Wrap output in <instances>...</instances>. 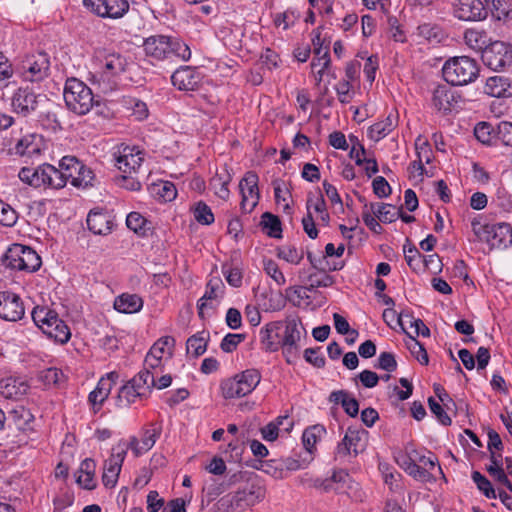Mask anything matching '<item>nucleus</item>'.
<instances>
[{"mask_svg":"<svg viewBox=\"0 0 512 512\" xmlns=\"http://www.w3.org/2000/svg\"><path fill=\"white\" fill-rule=\"evenodd\" d=\"M83 5L101 18L119 19L129 10L128 0H83Z\"/></svg>","mask_w":512,"mask_h":512,"instance_id":"nucleus-15","label":"nucleus"},{"mask_svg":"<svg viewBox=\"0 0 512 512\" xmlns=\"http://www.w3.org/2000/svg\"><path fill=\"white\" fill-rule=\"evenodd\" d=\"M128 61L125 56L119 53L108 54L104 57L101 71L94 75L103 92L114 90L115 78L126 71Z\"/></svg>","mask_w":512,"mask_h":512,"instance_id":"nucleus-11","label":"nucleus"},{"mask_svg":"<svg viewBox=\"0 0 512 512\" xmlns=\"http://www.w3.org/2000/svg\"><path fill=\"white\" fill-rule=\"evenodd\" d=\"M209 340V332L201 331L188 338L186 349L188 353H192L195 357H199L205 353Z\"/></svg>","mask_w":512,"mask_h":512,"instance_id":"nucleus-42","label":"nucleus"},{"mask_svg":"<svg viewBox=\"0 0 512 512\" xmlns=\"http://www.w3.org/2000/svg\"><path fill=\"white\" fill-rule=\"evenodd\" d=\"M509 84L507 79L501 76L489 77L485 84V93L492 97H505L508 92Z\"/></svg>","mask_w":512,"mask_h":512,"instance_id":"nucleus-46","label":"nucleus"},{"mask_svg":"<svg viewBox=\"0 0 512 512\" xmlns=\"http://www.w3.org/2000/svg\"><path fill=\"white\" fill-rule=\"evenodd\" d=\"M38 380L42 382L45 386L51 387V386H61L66 378L64 373L56 368V367H50L44 370H41L38 373Z\"/></svg>","mask_w":512,"mask_h":512,"instance_id":"nucleus-47","label":"nucleus"},{"mask_svg":"<svg viewBox=\"0 0 512 512\" xmlns=\"http://www.w3.org/2000/svg\"><path fill=\"white\" fill-rule=\"evenodd\" d=\"M43 96L29 87H19L12 95L11 107L13 112L23 118L33 117Z\"/></svg>","mask_w":512,"mask_h":512,"instance_id":"nucleus-14","label":"nucleus"},{"mask_svg":"<svg viewBox=\"0 0 512 512\" xmlns=\"http://www.w3.org/2000/svg\"><path fill=\"white\" fill-rule=\"evenodd\" d=\"M147 398L148 396L143 390H140L129 381L119 389L116 404L121 408L128 407L137 400H144Z\"/></svg>","mask_w":512,"mask_h":512,"instance_id":"nucleus-29","label":"nucleus"},{"mask_svg":"<svg viewBox=\"0 0 512 512\" xmlns=\"http://www.w3.org/2000/svg\"><path fill=\"white\" fill-rule=\"evenodd\" d=\"M117 168L124 174L138 171L144 160V153L137 147L122 146L114 154Z\"/></svg>","mask_w":512,"mask_h":512,"instance_id":"nucleus-18","label":"nucleus"},{"mask_svg":"<svg viewBox=\"0 0 512 512\" xmlns=\"http://www.w3.org/2000/svg\"><path fill=\"white\" fill-rule=\"evenodd\" d=\"M329 401L341 404L346 414L350 417L357 416L359 412L358 401L345 390L333 391L329 396Z\"/></svg>","mask_w":512,"mask_h":512,"instance_id":"nucleus-36","label":"nucleus"},{"mask_svg":"<svg viewBox=\"0 0 512 512\" xmlns=\"http://www.w3.org/2000/svg\"><path fill=\"white\" fill-rule=\"evenodd\" d=\"M200 72L190 66H181L171 76L174 87L182 91H194L201 82Z\"/></svg>","mask_w":512,"mask_h":512,"instance_id":"nucleus-21","label":"nucleus"},{"mask_svg":"<svg viewBox=\"0 0 512 512\" xmlns=\"http://www.w3.org/2000/svg\"><path fill=\"white\" fill-rule=\"evenodd\" d=\"M409 338L410 342L407 344V347L411 354L418 360L420 364L427 365L429 363V358L423 344H421L414 336L409 335Z\"/></svg>","mask_w":512,"mask_h":512,"instance_id":"nucleus-61","label":"nucleus"},{"mask_svg":"<svg viewBox=\"0 0 512 512\" xmlns=\"http://www.w3.org/2000/svg\"><path fill=\"white\" fill-rule=\"evenodd\" d=\"M263 269L265 273L270 276L278 286H283L286 283L284 274L279 269L278 264L274 260L265 259L263 261Z\"/></svg>","mask_w":512,"mask_h":512,"instance_id":"nucleus-60","label":"nucleus"},{"mask_svg":"<svg viewBox=\"0 0 512 512\" xmlns=\"http://www.w3.org/2000/svg\"><path fill=\"white\" fill-rule=\"evenodd\" d=\"M409 322L410 327L414 328L416 336L429 337L430 329L419 318L415 319L409 312H401L398 314L397 323L401 329L409 336L410 334L405 330V323Z\"/></svg>","mask_w":512,"mask_h":512,"instance_id":"nucleus-39","label":"nucleus"},{"mask_svg":"<svg viewBox=\"0 0 512 512\" xmlns=\"http://www.w3.org/2000/svg\"><path fill=\"white\" fill-rule=\"evenodd\" d=\"M482 62L494 71H501L512 64V45L494 41L482 51Z\"/></svg>","mask_w":512,"mask_h":512,"instance_id":"nucleus-13","label":"nucleus"},{"mask_svg":"<svg viewBox=\"0 0 512 512\" xmlns=\"http://www.w3.org/2000/svg\"><path fill=\"white\" fill-rule=\"evenodd\" d=\"M193 215L195 220L202 225H210L215 220L211 208L203 201H199L195 204Z\"/></svg>","mask_w":512,"mask_h":512,"instance_id":"nucleus-56","label":"nucleus"},{"mask_svg":"<svg viewBox=\"0 0 512 512\" xmlns=\"http://www.w3.org/2000/svg\"><path fill=\"white\" fill-rule=\"evenodd\" d=\"M121 467L120 463L110 459L104 462L102 482L105 487L112 488L116 485Z\"/></svg>","mask_w":512,"mask_h":512,"instance_id":"nucleus-49","label":"nucleus"},{"mask_svg":"<svg viewBox=\"0 0 512 512\" xmlns=\"http://www.w3.org/2000/svg\"><path fill=\"white\" fill-rule=\"evenodd\" d=\"M367 431L349 427L344 438L338 443L336 453L339 457L353 456L356 457L363 452L366 447Z\"/></svg>","mask_w":512,"mask_h":512,"instance_id":"nucleus-16","label":"nucleus"},{"mask_svg":"<svg viewBox=\"0 0 512 512\" xmlns=\"http://www.w3.org/2000/svg\"><path fill=\"white\" fill-rule=\"evenodd\" d=\"M143 307V300L137 294L123 293L115 298L114 308L125 314H133L139 312Z\"/></svg>","mask_w":512,"mask_h":512,"instance_id":"nucleus-31","label":"nucleus"},{"mask_svg":"<svg viewBox=\"0 0 512 512\" xmlns=\"http://www.w3.org/2000/svg\"><path fill=\"white\" fill-rule=\"evenodd\" d=\"M475 137L483 144L491 145L493 139H496V128L486 122H480L474 129Z\"/></svg>","mask_w":512,"mask_h":512,"instance_id":"nucleus-54","label":"nucleus"},{"mask_svg":"<svg viewBox=\"0 0 512 512\" xmlns=\"http://www.w3.org/2000/svg\"><path fill=\"white\" fill-rule=\"evenodd\" d=\"M407 456L415 463L422 465V467L429 468L430 472H432L438 464V459L432 452H428V455H421L417 450L413 449L408 452Z\"/></svg>","mask_w":512,"mask_h":512,"instance_id":"nucleus-58","label":"nucleus"},{"mask_svg":"<svg viewBox=\"0 0 512 512\" xmlns=\"http://www.w3.org/2000/svg\"><path fill=\"white\" fill-rule=\"evenodd\" d=\"M496 140L512 147V122L502 121L496 127Z\"/></svg>","mask_w":512,"mask_h":512,"instance_id":"nucleus-63","label":"nucleus"},{"mask_svg":"<svg viewBox=\"0 0 512 512\" xmlns=\"http://www.w3.org/2000/svg\"><path fill=\"white\" fill-rule=\"evenodd\" d=\"M143 51L152 61H164L178 58L188 61L191 58L190 47L180 38L157 34L143 40Z\"/></svg>","mask_w":512,"mask_h":512,"instance_id":"nucleus-1","label":"nucleus"},{"mask_svg":"<svg viewBox=\"0 0 512 512\" xmlns=\"http://www.w3.org/2000/svg\"><path fill=\"white\" fill-rule=\"evenodd\" d=\"M117 378L118 374L116 372H110L106 375V377H102L98 381L96 388L90 392L88 396L89 402L93 406H101L103 402L108 398Z\"/></svg>","mask_w":512,"mask_h":512,"instance_id":"nucleus-26","label":"nucleus"},{"mask_svg":"<svg viewBox=\"0 0 512 512\" xmlns=\"http://www.w3.org/2000/svg\"><path fill=\"white\" fill-rule=\"evenodd\" d=\"M283 323V329L280 331V345H296L301 339V321L297 316H287Z\"/></svg>","mask_w":512,"mask_h":512,"instance_id":"nucleus-25","label":"nucleus"},{"mask_svg":"<svg viewBox=\"0 0 512 512\" xmlns=\"http://www.w3.org/2000/svg\"><path fill=\"white\" fill-rule=\"evenodd\" d=\"M24 315L25 306L21 297L12 291H0V319L16 322Z\"/></svg>","mask_w":512,"mask_h":512,"instance_id":"nucleus-17","label":"nucleus"},{"mask_svg":"<svg viewBox=\"0 0 512 512\" xmlns=\"http://www.w3.org/2000/svg\"><path fill=\"white\" fill-rule=\"evenodd\" d=\"M299 279L301 282L307 283V291H314L320 287H330L334 284V277L328 274L310 273L306 276L304 270L299 271Z\"/></svg>","mask_w":512,"mask_h":512,"instance_id":"nucleus-38","label":"nucleus"},{"mask_svg":"<svg viewBox=\"0 0 512 512\" xmlns=\"http://www.w3.org/2000/svg\"><path fill=\"white\" fill-rule=\"evenodd\" d=\"M454 15L464 21H478L486 17L487 11L481 0H458Z\"/></svg>","mask_w":512,"mask_h":512,"instance_id":"nucleus-22","label":"nucleus"},{"mask_svg":"<svg viewBox=\"0 0 512 512\" xmlns=\"http://www.w3.org/2000/svg\"><path fill=\"white\" fill-rule=\"evenodd\" d=\"M153 193L163 202H169L176 198L177 189L170 181H159L154 183L152 187Z\"/></svg>","mask_w":512,"mask_h":512,"instance_id":"nucleus-51","label":"nucleus"},{"mask_svg":"<svg viewBox=\"0 0 512 512\" xmlns=\"http://www.w3.org/2000/svg\"><path fill=\"white\" fill-rule=\"evenodd\" d=\"M161 433L162 426L159 423H151L143 429L141 441L137 438V449L140 450V455L149 451L155 445Z\"/></svg>","mask_w":512,"mask_h":512,"instance_id":"nucleus-35","label":"nucleus"},{"mask_svg":"<svg viewBox=\"0 0 512 512\" xmlns=\"http://www.w3.org/2000/svg\"><path fill=\"white\" fill-rule=\"evenodd\" d=\"M417 35L430 43H440L444 38L442 28L436 24L424 23L417 27Z\"/></svg>","mask_w":512,"mask_h":512,"instance_id":"nucleus-48","label":"nucleus"},{"mask_svg":"<svg viewBox=\"0 0 512 512\" xmlns=\"http://www.w3.org/2000/svg\"><path fill=\"white\" fill-rule=\"evenodd\" d=\"M471 226L475 235L481 241L487 242L491 248L502 249L512 244V227L508 223L482 224L473 219Z\"/></svg>","mask_w":512,"mask_h":512,"instance_id":"nucleus-9","label":"nucleus"},{"mask_svg":"<svg viewBox=\"0 0 512 512\" xmlns=\"http://www.w3.org/2000/svg\"><path fill=\"white\" fill-rule=\"evenodd\" d=\"M397 126V119L392 114H389L385 119L374 123L369 128V137L373 141H380L388 134H390Z\"/></svg>","mask_w":512,"mask_h":512,"instance_id":"nucleus-37","label":"nucleus"},{"mask_svg":"<svg viewBox=\"0 0 512 512\" xmlns=\"http://www.w3.org/2000/svg\"><path fill=\"white\" fill-rule=\"evenodd\" d=\"M265 488L258 482L248 484L242 490L237 491L235 501L244 509L248 506H253L265 497Z\"/></svg>","mask_w":512,"mask_h":512,"instance_id":"nucleus-23","label":"nucleus"},{"mask_svg":"<svg viewBox=\"0 0 512 512\" xmlns=\"http://www.w3.org/2000/svg\"><path fill=\"white\" fill-rule=\"evenodd\" d=\"M260 225L269 237L276 239L282 238V225L278 216L270 212H265L261 216Z\"/></svg>","mask_w":512,"mask_h":512,"instance_id":"nucleus-44","label":"nucleus"},{"mask_svg":"<svg viewBox=\"0 0 512 512\" xmlns=\"http://www.w3.org/2000/svg\"><path fill=\"white\" fill-rule=\"evenodd\" d=\"M14 76V68L10 60L0 52V89L7 87Z\"/></svg>","mask_w":512,"mask_h":512,"instance_id":"nucleus-57","label":"nucleus"},{"mask_svg":"<svg viewBox=\"0 0 512 512\" xmlns=\"http://www.w3.org/2000/svg\"><path fill=\"white\" fill-rule=\"evenodd\" d=\"M129 449L132 450L135 457L140 456V450L137 449L136 436H131L128 442L121 439L116 445L112 447L111 455L108 459L116 461L117 463H120V465L122 466Z\"/></svg>","mask_w":512,"mask_h":512,"instance_id":"nucleus-34","label":"nucleus"},{"mask_svg":"<svg viewBox=\"0 0 512 512\" xmlns=\"http://www.w3.org/2000/svg\"><path fill=\"white\" fill-rule=\"evenodd\" d=\"M477 61L468 56H455L445 61L442 67L444 80L452 86H465L473 83L479 76Z\"/></svg>","mask_w":512,"mask_h":512,"instance_id":"nucleus-3","label":"nucleus"},{"mask_svg":"<svg viewBox=\"0 0 512 512\" xmlns=\"http://www.w3.org/2000/svg\"><path fill=\"white\" fill-rule=\"evenodd\" d=\"M15 154L32 159L41 153V139L36 134H28L18 140L15 147Z\"/></svg>","mask_w":512,"mask_h":512,"instance_id":"nucleus-28","label":"nucleus"},{"mask_svg":"<svg viewBox=\"0 0 512 512\" xmlns=\"http://www.w3.org/2000/svg\"><path fill=\"white\" fill-rule=\"evenodd\" d=\"M260 381L261 373L257 369H247L224 379L220 384L221 394L225 399L244 397L254 391Z\"/></svg>","mask_w":512,"mask_h":512,"instance_id":"nucleus-7","label":"nucleus"},{"mask_svg":"<svg viewBox=\"0 0 512 512\" xmlns=\"http://www.w3.org/2000/svg\"><path fill=\"white\" fill-rule=\"evenodd\" d=\"M472 479L477 485V488L490 499H495L497 497L496 491L493 488L491 482L480 472L474 471L472 473Z\"/></svg>","mask_w":512,"mask_h":512,"instance_id":"nucleus-59","label":"nucleus"},{"mask_svg":"<svg viewBox=\"0 0 512 512\" xmlns=\"http://www.w3.org/2000/svg\"><path fill=\"white\" fill-rule=\"evenodd\" d=\"M258 176L255 172L249 171L241 179L239 189L242 196L241 209L244 212H251L258 203L259 189Z\"/></svg>","mask_w":512,"mask_h":512,"instance_id":"nucleus-19","label":"nucleus"},{"mask_svg":"<svg viewBox=\"0 0 512 512\" xmlns=\"http://www.w3.org/2000/svg\"><path fill=\"white\" fill-rule=\"evenodd\" d=\"M174 346L175 339L171 336H164L153 344L149 350V353L161 360L164 358H171L173 355Z\"/></svg>","mask_w":512,"mask_h":512,"instance_id":"nucleus-41","label":"nucleus"},{"mask_svg":"<svg viewBox=\"0 0 512 512\" xmlns=\"http://www.w3.org/2000/svg\"><path fill=\"white\" fill-rule=\"evenodd\" d=\"M282 329V321L270 322L261 328L260 340L266 351L275 352L280 348L279 338Z\"/></svg>","mask_w":512,"mask_h":512,"instance_id":"nucleus-24","label":"nucleus"},{"mask_svg":"<svg viewBox=\"0 0 512 512\" xmlns=\"http://www.w3.org/2000/svg\"><path fill=\"white\" fill-rule=\"evenodd\" d=\"M368 207H373L372 214L383 223L394 222L399 217V212L392 204L370 203Z\"/></svg>","mask_w":512,"mask_h":512,"instance_id":"nucleus-45","label":"nucleus"},{"mask_svg":"<svg viewBox=\"0 0 512 512\" xmlns=\"http://www.w3.org/2000/svg\"><path fill=\"white\" fill-rule=\"evenodd\" d=\"M127 227L139 236H147L151 230V222L138 212H131L126 218Z\"/></svg>","mask_w":512,"mask_h":512,"instance_id":"nucleus-43","label":"nucleus"},{"mask_svg":"<svg viewBox=\"0 0 512 512\" xmlns=\"http://www.w3.org/2000/svg\"><path fill=\"white\" fill-rule=\"evenodd\" d=\"M230 180L231 176L227 171H225L222 174L217 173L210 181V185L214 189L215 194L223 200L229 198L230 191L228 189V184Z\"/></svg>","mask_w":512,"mask_h":512,"instance_id":"nucleus-50","label":"nucleus"},{"mask_svg":"<svg viewBox=\"0 0 512 512\" xmlns=\"http://www.w3.org/2000/svg\"><path fill=\"white\" fill-rule=\"evenodd\" d=\"M2 264L12 270L32 273L40 268L42 261L32 248L22 244H13L3 255Z\"/></svg>","mask_w":512,"mask_h":512,"instance_id":"nucleus-10","label":"nucleus"},{"mask_svg":"<svg viewBox=\"0 0 512 512\" xmlns=\"http://www.w3.org/2000/svg\"><path fill=\"white\" fill-rule=\"evenodd\" d=\"M34 324L56 343L65 344L71 338V330L58 313L48 306H36L31 312Z\"/></svg>","mask_w":512,"mask_h":512,"instance_id":"nucleus-2","label":"nucleus"},{"mask_svg":"<svg viewBox=\"0 0 512 512\" xmlns=\"http://www.w3.org/2000/svg\"><path fill=\"white\" fill-rule=\"evenodd\" d=\"M401 466L408 475L417 481L430 482L435 479L432 472L429 471V468L422 467V465L415 463L408 456L404 459Z\"/></svg>","mask_w":512,"mask_h":512,"instance_id":"nucleus-40","label":"nucleus"},{"mask_svg":"<svg viewBox=\"0 0 512 512\" xmlns=\"http://www.w3.org/2000/svg\"><path fill=\"white\" fill-rule=\"evenodd\" d=\"M6 418L5 424L9 431L8 436L14 437L12 442L19 447L26 445L30 439V434L35 433L34 415L28 408L16 405L7 412Z\"/></svg>","mask_w":512,"mask_h":512,"instance_id":"nucleus-4","label":"nucleus"},{"mask_svg":"<svg viewBox=\"0 0 512 512\" xmlns=\"http://www.w3.org/2000/svg\"><path fill=\"white\" fill-rule=\"evenodd\" d=\"M18 177L23 183L33 188H62L59 169L48 163L41 164L37 168L22 167Z\"/></svg>","mask_w":512,"mask_h":512,"instance_id":"nucleus-8","label":"nucleus"},{"mask_svg":"<svg viewBox=\"0 0 512 512\" xmlns=\"http://www.w3.org/2000/svg\"><path fill=\"white\" fill-rule=\"evenodd\" d=\"M130 382L140 390H143L144 393L149 396L152 388L155 385V378L150 370L144 369L140 371L134 378H132Z\"/></svg>","mask_w":512,"mask_h":512,"instance_id":"nucleus-52","label":"nucleus"},{"mask_svg":"<svg viewBox=\"0 0 512 512\" xmlns=\"http://www.w3.org/2000/svg\"><path fill=\"white\" fill-rule=\"evenodd\" d=\"M277 256L288 263L298 265L303 259L304 253L293 245H284L277 249Z\"/></svg>","mask_w":512,"mask_h":512,"instance_id":"nucleus-55","label":"nucleus"},{"mask_svg":"<svg viewBox=\"0 0 512 512\" xmlns=\"http://www.w3.org/2000/svg\"><path fill=\"white\" fill-rule=\"evenodd\" d=\"M86 222L88 229L95 235H106L111 231V221L106 213L91 210Z\"/></svg>","mask_w":512,"mask_h":512,"instance_id":"nucleus-30","label":"nucleus"},{"mask_svg":"<svg viewBox=\"0 0 512 512\" xmlns=\"http://www.w3.org/2000/svg\"><path fill=\"white\" fill-rule=\"evenodd\" d=\"M62 188L68 181L77 188L93 186L94 172L74 156H64L59 162Z\"/></svg>","mask_w":512,"mask_h":512,"instance_id":"nucleus-6","label":"nucleus"},{"mask_svg":"<svg viewBox=\"0 0 512 512\" xmlns=\"http://www.w3.org/2000/svg\"><path fill=\"white\" fill-rule=\"evenodd\" d=\"M460 95L446 85H439L433 91L432 105L435 110L444 115L453 111L459 104Z\"/></svg>","mask_w":512,"mask_h":512,"instance_id":"nucleus-20","label":"nucleus"},{"mask_svg":"<svg viewBox=\"0 0 512 512\" xmlns=\"http://www.w3.org/2000/svg\"><path fill=\"white\" fill-rule=\"evenodd\" d=\"M404 254L408 266L413 271H420L423 267V256L420 254L418 249L415 246H410L409 248L404 246Z\"/></svg>","mask_w":512,"mask_h":512,"instance_id":"nucleus-62","label":"nucleus"},{"mask_svg":"<svg viewBox=\"0 0 512 512\" xmlns=\"http://www.w3.org/2000/svg\"><path fill=\"white\" fill-rule=\"evenodd\" d=\"M323 433H325V428L322 425H314L305 429L302 435V442L305 449L311 452Z\"/></svg>","mask_w":512,"mask_h":512,"instance_id":"nucleus-53","label":"nucleus"},{"mask_svg":"<svg viewBox=\"0 0 512 512\" xmlns=\"http://www.w3.org/2000/svg\"><path fill=\"white\" fill-rule=\"evenodd\" d=\"M50 58L46 52L40 51L27 55L21 62L19 73L24 81L39 82L49 74Z\"/></svg>","mask_w":512,"mask_h":512,"instance_id":"nucleus-12","label":"nucleus"},{"mask_svg":"<svg viewBox=\"0 0 512 512\" xmlns=\"http://www.w3.org/2000/svg\"><path fill=\"white\" fill-rule=\"evenodd\" d=\"M242 507L235 501V496H224L215 504V512H240Z\"/></svg>","mask_w":512,"mask_h":512,"instance_id":"nucleus-64","label":"nucleus"},{"mask_svg":"<svg viewBox=\"0 0 512 512\" xmlns=\"http://www.w3.org/2000/svg\"><path fill=\"white\" fill-rule=\"evenodd\" d=\"M464 40L469 48L481 53L492 43L486 31L476 28L467 29Z\"/></svg>","mask_w":512,"mask_h":512,"instance_id":"nucleus-33","label":"nucleus"},{"mask_svg":"<svg viewBox=\"0 0 512 512\" xmlns=\"http://www.w3.org/2000/svg\"><path fill=\"white\" fill-rule=\"evenodd\" d=\"M224 288V283L218 277H213L208 281L206 291L197 304L198 314L201 318L204 316V309L209 306L208 301L221 298L224 294Z\"/></svg>","mask_w":512,"mask_h":512,"instance_id":"nucleus-27","label":"nucleus"},{"mask_svg":"<svg viewBox=\"0 0 512 512\" xmlns=\"http://www.w3.org/2000/svg\"><path fill=\"white\" fill-rule=\"evenodd\" d=\"M28 384L14 377H9L0 381V392L6 398H18L27 393Z\"/></svg>","mask_w":512,"mask_h":512,"instance_id":"nucleus-32","label":"nucleus"},{"mask_svg":"<svg viewBox=\"0 0 512 512\" xmlns=\"http://www.w3.org/2000/svg\"><path fill=\"white\" fill-rule=\"evenodd\" d=\"M63 97L67 108L77 115L87 114L95 104L91 88L77 78L66 80Z\"/></svg>","mask_w":512,"mask_h":512,"instance_id":"nucleus-5","label":"nucleus"}]
</instances>
